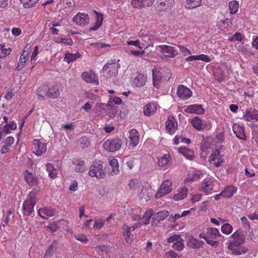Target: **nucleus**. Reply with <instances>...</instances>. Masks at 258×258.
Listing matches in <instances>:
<instances>
[{"label": "nucleus", "mask_w": 258, "mask_h": 258, "mask_svg": "<svg viewBox=\"0 0 258 258\" xmlns=\"http://www.w3.org/2000/svg\"><path fill=\"white\" fill-rule=\"evenodd\" d=\"M81 56V55L78 52L75 53L67 52L65 54L64 60L65 61L69 63L75 61L77 59L80 58Z\"/></svg>", "instance_id": "nucleus-41"}, {"label": "nucleus", "mask_w": 258, "mask_h": 258, "mask_svg": "<svg viewBox=\"0 0 258 258\" xmlns=\"http://www.w3.org/2000/svg\"><path fill=\"white\" fill-rule=\"evenodd\" d=\"M257 112L258 111L256 110L251 111L249 109H246L244 113V118L246 121L249 122L258 121Z\"/></svg>", "instance_id": "nucleus-28"}, {"label": "nucleus", "mask_w": 258, "mask_h": 258, "mask_svg": "<svg viewBox=\"0 0 258 258\" xmlns=\"http://www.w3.org/2000/svg\"><path fill=\"white\" fill-rule=\"evenodd\" d=\"M34 146V153L38 156L45 154L47 150V145L44 142L40 140L34 139L33 141Z\"/></svg>", "instance_id": "nucleus-15"}, {"label": "nucleus", "mask_w": 258, "mask_h": 258, "mask_svg": "<svg viewBox=\"0 0 258 258\" xmlns=\"http://www.w3.org/2000/svg\"><path fill=\"white\" fill-rule=\"evenodd\" d=\"M179 153L182 154L187 159L192 160L195 156L193 151L186 148H180Z\"/></svg>", "instance_id": "nucleus-39"}, {"label": "nucleus", "mask_w": 258, "mask_h": 258, "mask_svg": "<svg viewBox=\"0 0 258 258\" xmlns=\"http://www.w3.org/2000/svg\"><path fill=\"white\" fill-rule=\"evenodd\" d=\"M159 48L160 52L165 57L173 58L178 54V51L176 47L161 45L159 46Z\"/></svg>", "instance_id": "nucleus-14"}, {"label": "nucleus", "mask_w": 258, "mask_h": 258, "mask_svg": "<svg viewBox=\"0 0 258 258\" xmlns=\"http://www.w3.org/2000/svg\"><path fill=\"white\" fill-rule=\"evenodd\" d=\"M57 248V243L53 242L46 251L45 256H50Z\"/></svg>", "instance_id": "nucleus-51"}, {"label": "nucleus", "mask_w": 258, "mask_h": 258, "mask_svg": "<svg viewBox=\"0 0 258 258\" xmlns=\"http://www.w3.org/2000/svg\"><path fill=\"white\" fill-rule=\"evenodd\" d=\"M202 3V0H186L185 8L192 9L199 7Z\"/></svg>", "instance_id": "nucleus-44"}, {"label": "nucleus", "mask_w": 258, "mask_h": 258, "mask_svg": "<svg viewBox=\"0 0 258 258\" xmlns=\"http://www.w3.org/2000/svg\"><path fill=\"white\" fill-rule=\"evenodd\" d=\"M39 1V0H20V2L23 5V7L24 8L29 9L35 7Z\"/></svg>", "instance_id": "nucleus-45"}, {"label": "nucleus", "mask_w": 258, "mask_h": 258, "mask_svg": "<svg viewBox=\"0 0 258 258\" xmlns=\"http://www.w3.org/2000/svg\"><path fill=\"white\" fill-rule=\"evenodd\" d=\"M233 255H241L245 253L248 251V248L245 246H239L238 247L228 248Z\"/></svg>", "instance_id": "nucleus-37"}, {"label": "nucleus", "mask_w": 258, "mask_h": 258, "mask_svg": "<svg viewBox=\"0 0 258 258\" xmlns=\"http://www.w3.org/2000/svg\"><path fill=\"white\" fill-rule=\"evenodd\" d=\"M14 138L13 137H8L5 140V145L10 147L11 145L14 143Z\"/></svg>", "instance_id": "nucleus-59"}, {"label": "nucleus", "mask_w": 258, "mask_h": 258, "mask_svg": "<svg viewBox=\"0 0 258 258\" xmlns=\"http://www.w3.org/2000/svg\"><path fill=\"white\" fill-rule=\"evenodd\" d=\"M38 53V46H36L34 47V50L32 52V55L31 56V62L32 63L35 62L36 60V57Z\"/></svg>", "instance_id": "nucleus-56"}, {"label": "nucleus", "mask_w": 258, "mask_h": 258, "mask_svg": "<svg viewBox=\"0 0 258 258\" xmlns=\"http://www.w3.org/2000/svg\"><path fill=\"white\" fill-rule=\"evenodd\" d=\"M237 188L233 186H228L222 191L223 198H230L236 192Z\"/></svg>", "instance_id": "nucleus-35"}, {"label": "nucleus", "mask_w": 258, "mask_h": 258, "mask_svg": "<svg viewBox=\"0 0 258 258\" xmlns=\"http://www.w3.org/2000/svg\"><path fill=\"white\" fill-rule=\"evenodd\" d=\"M128 133L129 146L133 148L139 144V134L136 129H132Z\"/></svg>", "instance_id": "nucleus-22"}, {"label": "nucleus", "mask_w": 258, "mask_h": 258, "mask_svg": "<svg viewBox=\"0 0 258 258\" xmlns=\"http://www.w3.org/2000/svg\"><path fill=\"white\" fill-rule=\"evenodd\" d=\"M174 4V0H159V7L162 11L170 9Z\"/></svg>", "instance_id": "nucleus-40"}, {"label": "nucleus", "mask_w": 258, "mask_h": 258, "mask_svg": "<svg viewBox=\"0 0 258 258\" xmlns=\"http://www.w3.org/2000/svg\"><path fill=\"white\" fill-rule=\"evenodd\" d=\"M224 153L220 149H217L213 151L209 157V161L211 164H213L216 167H218L223 163Z\"/></svg>", "instance_id": "nucleus-5"}, {"label": "nucleus", "mask_w": 258, "mask_h": 258, "mask_svg": "<svg viewBox=\"0 0 258 258\" xmlns=\"http://www.w3.org/2000/svg\"><path fill=\"white\" fill-rule=\"evenodd\" d=\"M188 194V189L186 187L178 189L176 192L172 196V199L175 201H179L185 199Z\"/></svg>", "instance_id": "nucleus-27"}, {"label": "nucleus", "mask_w": 258, "mask_h": 258, "mask_svg": "<svg viewBox=\"0 0 258 258\" xmlns=\"http://www.w3.org/2000/svg\"><path fill=\"white\" fill-rule=\"evenodd\" d=\"M199 237L205 239L206 242L211 246L217 247L219 243L217 238L223 236L220 233L218 229L209 227L207 228L206 232L201 233Z\"/></svg>", "instance_id": "nucleus-2"}, {"label": "nucleus", "mask_w": 258, "mask_h": 258, "mask_svg": "<svg viewBox=\"0 0 258 258\" xmlns=\"http://www.w3.org/2000/svg\"><path fill=\"white\" fill-rule=\"evenodd\" d=\"M153 211L152 209H148L144 213L143 219H147L150 220L151 217L153 216Z\"/></svg>", "instance_id": "nucleus-57"}, {"label": "nucleus", "mask_w": 258, "mask_h": 258, "mask_svg": "<svg viewBox=\"0 0 258 258\" xmlns=\"http://www.w3.org/2000/svg\"><path fill=\"white\" fill-rule=\"evenodd\" d=\"M153 0H131L132 6L135 8H141L145 6H151Z\"/></svg>", "instance_id": "nucleus-31"}, {"label": "nucleus", "mask_w": 258, "mask_h": 258, "mask_svg": "<svg viewBox=\"0 0 258 258\" xmlns=\"http://www.w3.org/2000/svg\"><path fill=\"white\" fill-rule=\"evenodd\" d=\"M157 105L153 102L146 104L144 107L143 113L146 116L153 115L157 111Z\"/></svg>", "instance_id": "nucleus-25"}, {"label": "nucleus", "mask_w": 258, "mask_h": 258, "mask_svg": "<svg viewBox=\"0 0 258 258\" xmlns=\"http://www.w3.org/2000/svg\"><path fill=\"white\" fill-rule=\"evenodd\" d=\"M121 146V141L118 138L107 139L103 145V148L110 152H114L118 150Z\"/></svg>", "instance_id": "nucleus-6"}, {"label": "nucleus", "mask_w": 258, "mask_h": 258, "mask_svg": "<svg viewBox=\"0 0 258 258\" xmlns=\"http://www.w3.org/2000/svg\"><path fill=\"white\" fill-rule=\"evenodd\" d=\"M75 238L83 244H87L89 240L85 234H78L74 235Z\"/></svg>", "instance_id": "nucleus-52"}, {"label": "nucleus", "mask_w": 258, "mask_h": 258, "mask_svg": "<svg viewBox=\"0 0 258 258\" xmlns=\"http://www.w3.org/2000/svg\"><path fill=\"white\" fill-rule=\"evenodd\" d=\"M73 164L76 165L75 170L78 172H83L86 169L84 161L79 159L75 158L73 160Z\"/></svg>", "instance_id": "nucleus-34"}, {"label": "nucleus", "mask_w": 258, "mask_h": 258, "mask_svg": "<svg viewBox=\"0 0 258 258\" xmlns=\"http://www.w3.org/2000/svg\"><path fill=\"white\" fill-rule=\"evenodd\" d=\"M172 182L169 179L164 181V182L161 184L160 188L155 194L156 198H160L170 193L172 190Z\"/></svg>", "instance_id": "nucleus-12"}, {"label": "nucleus", "mask_w": 258, "mask_h": 258, "mask_svg": "<svg viewBox=\"0 0 258 258\" xmlns=\"http://www.w3.org/2000/svg\"><path fill=\"white\" fill-rule=\"evenodd\" d=\"M153 189L149 185L146 184L142 186L139 194L140 199L148 201L153 197Z\"/></svg>", "instance_id": "nucleus-18"}, {"label": "nucleus", "mask_w": 258, "mask_h": 258, "mask_svg": "<svg viewBox=\"0 0 258 258\" xmlns=\"http://www.w3.org/2000/svg\"><path fill=\"white\" fill-rule=\"evenodd\" d=\"M147 81V77L142 74L139 73L134 79L133 84L137 87H140L145 85Z\"/></svg>", "instance_id": "nucleus-33"}, {"label": "nucleus", "mask_w": 258, "mask_h": 258, "mask_svg": "<svg viewBox=\"0 0 258 258\" xmlns=\"http://www.w3.org/2000/svg\"><path fill=\"white\" fill-rule=\"evenodd\" d=\"M89 175L91 177H95L98 179L105 177L106 173L101 161H95L90 168Z\"/></svg>", "instance_id": "nucleus-3"}, {"label": "nucleus", "mask_w": 258, "mask_h": 258, "mask_svg": "<svg viewBox=\"0 0 258 258\" xmlns=\"http://www.w3.org/2000/svg\"><path fill=\"white\" fill-rule=\"evenodd\" d=\"M126 43L128 45H133L138 48H141L140 42L139 40L128 41L126 42Z\"/></svg>", "instance_id": "nucleus-61"}, {"label": "nucleus", "mask_w": 258, "mask_h": 258, "mask_svg": "<svg viewBox=\"0 0 258 258\" xmlns=\"http://www.w3.org/2000/svg\"><path fill=\"white\" fill-rule=\"evenodd\" d=\"M202 174L200 173L198 171H194L188 174V176L186 179V182H191L196 180H198L201 178Z\"/></svg>", "instance_id": "nucleus-47"}, {"label": "nucleus", "mask_w": 258, "mask_h": 258, "mask_svg": "<svg viewBox=\"0 0 258 258\" xmlns=\"http://www.w3.org/2000/svg\"><path fill=\"white\" fill-rule=\"evenodd\" d=\"M199 60H202L205 62H210L211 61L212 59L208 55L201 54H200Z\"/></svg>", "instance_id": "nucleus-58"}, {"label": "nucleus", "mask_w": 258, "mask_h": 258, "mask_svg": "<svg viewBox=\"0 0 258 258\" xmlns=\"http://www.w3.org/2000/svg\"><path fill=\"white\" fill-rule=\"evenodd\" d=\"M231 237L233 240L230 241L228 248L238 247L244 243L245 238L243 234L239 231H235Z\"/></svg>", "instance_id": "nucleus-13"}, {"label": "nucleus", "mask_w": 258, "mask_h": 258, "mask_svg": "<svg viewBox=\"0 0 258 258\" xmlns=\"http://www.w3.org/2000/svg\"><path fill=\"white\" fill-rule=\"evenodd\" d=\"M77 188H78V182L76 180H75L72 182L69 188L72 191H76L77 190Z\"/></svg>", "instance_id": "nucleus-62"}, {"label": "nucleus", "mask_w": 258, "mask_h": 258, "mask_svg": "<svg viewBox=\"0 0 258 258\" xmlns=\"http://www.w3.org/2000/svg\"><path fill=\"white\" fill-rule=\"evenodd\" d=\"M184 112L186 113L202 115L204 114L205 109L202 105L194 104L186 106L184 109Z\"/></svg>", "instance_id": "nucleus-19"}, {"label": "nucleus", "mask_w": 258, "mask_h": 258, "mask_svg": "<svg viewBox=\"0 0 258 258\" xmlns=\"http://www.w3.org/2000/svg\"><path fill=\"white\" fill-rule=\"evenodd\" d=\"M109 165L112 167V171L110 172L111 175L117 174L119 172L118 163L117 160L114 157H111L109 159Z\"/></svg>", "instance_id": "nucleus-38"}, {"label": "nucleus", "mask_w": 258, "mask_h": 258, "mask_svg": "<svg viewBox=\"0 0 258 258\" xmlns=\"http://www.w3.org/2000/svg\"><path fill=\"white\" fill-rule=\"evenodd\" d=\"M38 213L43 219H48L50 217L54 216L55 211L51 208L44 207L39 209L38 211Z\"/></svg>", "instance_id": "nucleus-26"}, {"label": "nucleus", "mask_w": 258, "mask_h": 258, "mask_svg": "<svg viewBox=\"0 0 258 258\" xmlns=\"http://www.w3.org/2000/svg\"><path fill=\"white\" fill-rule=\"evenodd\" d=\"M122 234L124 236L125 241L129 244H131L134 240V235L131 233L132 228L126 225H123L122 227Z\"/></svg>", "instance_id": "nucleus-23"}, {"label": "nucleus", "mask_w": 258, "mask_h": 258, "mask_svg": "<svg viewBox=\"0 0 258 258\" xmlns=\"http://www.w3.org/2000/svg\"><path fill=\"white\" fill-rule=\"evenodd\" d=\"M231 41H238L241 42L242 40V34L239 32H236L233 36L229 39Z\"/></svg>", "instance_id": "nucleus-55"}, {"label": "nucleus", "mask_w": 258, "mask_h": 258, "mask_svg": "<svg viewBox=\"0 0 258 258\" xmlns=\"http://www.w3.org/2000/svg\"><path fill=\"white\" fill-rule=\"evenodd\" d=\"M201 190L206 194H211L213 190L212 180L208 178L205 179L201 184Z\"/></svg>", "instance_id": "nucleus-24"}, {"label": "nucleus", "mask_w": 258, "mask_h": 258, "mask_svg": "<svg viewBox=\"0 0 258 258\" xmlns=\"http://www.w3.org/2000/svg\"><path fill=\"white\" fill-rule=\"evenodd\" d=\"M118 64L115 62L107 63L103 68L102 71L107 78L115 77L118 73Z\"/></svg>", "instance_id": "nucleus-9"}, {"label": "nucleus", "mask_w": 258, "mask_h": 258, "mask_svg": "<svg viewBox=\"0 0 258 258\" xmlns=\"http://www.w3.org/2000/svg\"><path fill=\"white\" fill-rule=\"evenodd\" d=\"M214 75L215 79L219 82H221L224 80V73L220 68H218L214 72Z\"/></svg>", "instance_id": "nucleus-50"}, {"label": "nucleus", "mask_w": 258, "mask_h": 258, "mask_svg": "<svg viewBox=\"0 0 258 258\" xmlns=\"http://www.w3.org/2000/svg\"><path fill=\"white\" fill-rule=\"evenodd\" d=\"M202 197V195L201 194H197L192 196L191 199V201L192 203H196L197 202L199 201Z\"/></svg>", "instance_id": "nucleus-64"}, {"label": "nucleus", "mask_w": 258, "mask_h": 258, "mask_svg": "<svg viewBox=\"0 0 258 258\" xmlns=\"http://www.w3.org/2000/svg\"><path fill=\"white\" fill-rule=\"evenodd\" d=\"M31 48L30 44H27L23 50L19 58L17 67L16 68V71L22 70L25 67L29 59V51Z\"/></svg>", "instance_id": "nucleus-8"}, {"label": "nucleus", "mask_w": 258, "mask_h": 258, "mask_svg": "<svg viewBox=\"0 0 258 258\" xmlns=\"http://www.w3.org/2000/svg\"><path fill=\"white\" fill-rule=\"evenodd\" d=\"M190 122L192 126L198 131H201L205 128L204 120L198 116L194 117Z\"/></svg>", "instance_id": "nucleus-30"}, {"label": "nucleus", "mask_w": 258, "mask_h": 258, "mask_svg": "<svg viewBox=\"0 0 258 258\" xmlns=\"http://www.w3.org/2000/svg\"><path fill=\"white\" fill-rule=\"evenodd\" d=\"M233 228L231 225L229 223L223 224L221 228V232L226 234L229 235L232 232Z\"/></svg>", "instance_id": "nucleus-49"}, {"label": "nucleus", "mask_w": 258, "mask_h": 258, "mask_svg": "<svg viewBox=\"0 0 258 258\" xmlns=\"http://www.w3.org/2000/svg\"><path fill=\"white\" fill-rule=\"evenodd\" d=\"M46 169L50 178H55L57 174V169L54 167L53 165L50 163L46 164Z\"/></svg>", "instance_id": "nucleus-43"}, {"label": "nucleus", "mask_w": 258, "mask_h": 258, "mask_svg": "<svg viewBox=\"0 0 258 258\" xmlns=\"http://www.w3.org/2000/svg\"><path fill=\"white\" fill-rule=\"evenodd\" d=\"M44 92L48 97L51 98H57L60 95L59 89L55 87H52L47 89V87L45 86L40 87L37 91V94L39 96L43 98V94Z\"/></svg>", "instance_id": "nucleus-7"}, {"label": "nucleus", "mask_w": 258, "mask_h": 258, "mask_svg": "<svg viewBox=\"0 0 258 258\" xmlns=\"http://www.w3.org/2000/svg\"><path fill=\"white\" fill-rule=\"evenodd\" d=\"M60 42L71 45L73 44V40L70 38H61Z\"/></svg>", "instance_id": "nucleus-63"}, {"label": "nucleus", "mask_w": 258, "mask_h": 258, "mask_svg": "<svg viewBox=\"0 0 258 258\" xmlns=\"http://www.w3.org/2000/svg\"><path fill=\"white\" fill-rule=\"evenodd\" d=\"M81 78L87 83H95L96 85L99 84L97 76L92 70L83 72L81 75Z\"/></svg>", "instance_id": "nucleus-20"}, {"label": "nucleus", "mask_w": 258, "mask_h": 258, "mask_svg": "<svg viewBox=\"0 0 258 258\" xmlns=\"http://www.w3.org/2000/svg\"><path fill=\"white\" fill-rule=\"evenodd\" d=\"M24 176L27 183L30 186H34L37 183V179L34 175L28 170L24 172Z\"/></svg>", "instance_id": "nucleus-32"}, {"label": "nucleus", "mask_w": 258, "mask_h": 258, "mask_svg": "<svg viewBox=\"0 0 258 258\" xmlns=\"http://www.w3.org/2000/svg\"><path fill=\"white\" fill-rule=\"evenodd\" d=\"M73 21L77 25L84 27L89 23L90 18L87 14L78 13L73 17Z\"/></svg>", "instance_id": "nucleus-16"}, {"label": "nucleus", "mask_w": 258, "mask_h": 258, "mask_svg": "<svg viewBox=\"0 0 258 258\" xmlns=\"http://www.w3.org/2000/svg\"><path fill=\"white\" fill-rule=\"evenodd\" d=\"M228 7L230 14L233 15L236 14L238 11L239 3L236 1H230L229 3Z\"/></svg>", "instance_id": "nucleus-46"}, {"label": "nucleus", "mask_w": 258, "mask_h": 258, "mask_svg": "<svg viewBox=\"0 0 258 258\" xmlns=\"http://www.w3.org/2000/svg\"><path fill=\"white\" fill-rule=\"evenodd\" d=\"M176 94L181 99L187 100L191 97L192 93L189 88L183 85H179L177 88Z\"/></svg>", "instance_id": "nucleus-17"}, {"label": "nucleus", "mask_w": 258, "mask_h": 258, "mask_svg": "<svg viewBox=\"0 0 258 258\" xmlns=\"http://www.w3.org/2000/svg\"><path fill=\"white\" fill-rule=\"evenodd\" d=\"M11 52V49L7 48L4 44H0V58H4L9 55Z\"/></svg>", "instance_id": "nucleus-48"}, {"label": "nucleus", "mask_w": 258, "mask_h": 258, "mask_svg": "<svg viewBox=\"0 0 258 258\" xmlns=\"http://www.w3.org/2000/svg\"><path fill=\"white\" fill-rule=\"evenodd\" d=\"M169 243H173L172 247L176 250L180 251L184 248L183 240L178 234H174L167 239Z\"/></svg>", "instance_id": "nucleus-11"}, {"label": "nucleus", "mask_w": 258, "mask_h": 258, "mask_svg": "<svg viewBox=\"0 0 258 258\" xmlns=\"http://www.w3.org/2000/svg\"><path fill=\"white\" fill-rule=\"evenodd\" d=\"M241 221L243 226L249 228L250 227V223L248 221L247 219L245 217H242L241 218Z\"/></svg>", "instance_id": "nucleus-60"}, {"label": "nucleus", "mask_w": 258, "mask_h": 258, "mask_svg": "<svg viewBox=\"0 0 258 258\" xmlns=\"http://www.w3.org/2000/svg\"><path fill=\"white\" fill-rule=\"evenodd\" d=\"M233 131L236 136L241 140H245L246 136L244 133L243 127L239 124H234L233 125Z\"/></svg>", "instance_id": "nucleus-29"}, {"label": "nucleus", "mask_w": 258, "mask_h": 258, "mask_svg": "<svg viewBox=\"0 0 258 258\" xmlns=\"http://www.w3.org/2000/svg\"><path fill=\"white\" fill-rule=\"evenodd\" d=\"M169 215V212L167 211L163 210L159 212L154 215L153 217V220L157 221L159 222L160 221L164 220Z\"/></svg>", "instance_id": "nucleus-42"}, {"label": "nucleus", "mask_w": 258, "mask_h": 258, "mask_svg": "<svg viewBox=\"0 0 258 258\" xmlns=\"http://www.w3.org/2000/svg\"><path fill=\"white\" fill-rule=\"evenodd\" d=\"M166 130L171 135L175 133L177 130L178 124L176 119L172 116H169L166 121Z\"/></svg>", "instance_id": "nucleus-21"}, {"label": "nucleus", "mask_w": 258, "mask_h": 258, "mask_svg": "<svg viewBox=\"0 0 258 258\" xmlns=\"http://www.w3.org/2000/svg\"><path fill=\"white\" fill-rule=\"evenodd\" d=\"M153 84L157 89L160 88L161 83L165 82L171 77L170 70L166 67L155 66L152 71Z\"/></svg>", "instance_id": "nucleus-1"}, {"label": "nucleus", "mask_w": 258, "mask_h": 258, "mask_svg": "<svg viewBox=\"0 0 258 258\" xmlns=\"http://www.w3.org/2000/svg\"><path fill=\"white\" fill-rule=\"evenodd\" d=\"M96 14V23L94 26L90 28V30L92 31H95L98 29L101 25L103 21V17L102 14L99 13L96 11H94Z\"/></svg>", "instance_id": "nucleus-36"}, {"label": "nucleus", "mask_w": 258, "mask_h": 258, "mask_svg": "<svg viewBox=\"0 0 258 258\" xmlns=\"http://www.w3.org/2000/svg\"><path fill=\"white\" fill-rule=\"evenodd\" d=\"M104 225V221L103 219H95V224L93 227L95 229L99 230Z\"/></svg>", "instance_id": "nucleus-53"}, {"label": "nucleus", "mask_w": 258, "mask_h": 258, "mask_svg": "<svg viewBox=\"0 0 258 258\" xmlns=\"http://www.w3.org/2000/svg\"><path fill=\"white\" fill-rule=\"evenodd\" d=\"M157 160L158 167L163 170L169 168L172 163V157L169 153L158 157Z\"/></svg>", "instance_id": "nucleus-10"}, {"label": "nucleus", "mask_w": 258, "mask_h": 258, "mask_svg": "<svg viewBox=\"0 0 258 258\" xmlns=\"http://www.w3.org/2000/svg\"><path fill=\"white\" fill-rule=\"evenodd\" d=\"M36 203L34 194L31 192L29 198L24 201L23 205V214L27 216H30L34 212V207Z\"/></svg>", "instance_id": "nucleus-4"}, {"label": "nucleus", "mask_w": 258, "mask_h": 258, "mask_svg": "<svg viewBox=\"0 0 258 258\" xmlns=\"http://www.w3.org/2000/svg\"><path fill=\"white\" fill-rule=\"evenodd\" d=\"M177 47L179 49L180 51L182 53L183 56H187L188 55H190L191 54L190 51L188 50L187 48H186L185 46L178 45H177Z\"/></svg>", "instance_id": "nucleus-54"}]
</instances>
